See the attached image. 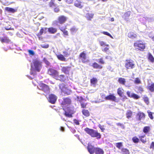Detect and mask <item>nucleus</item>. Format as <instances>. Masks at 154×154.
<instances>
[{"label": "nucleus", "instance_id": "nucleus-59", "mask_svg": "<svg viewBox=\"0 0 154 154\" xmlns=\"http://www.w3.org/2000/svg\"><path fill=\"white\" fill-rule=\"evenodd\" d=\"M103 33L104 34V35H107L108 36H109L110 37H112V35H111L108 32H103Z\"/></svg>", "mask_w": 154, "mask_h": 154}, {"label": "nucleus", "instance_id": "nucleus-54", "mask_svg": "<svg viewBox=\"0 0 154 154\" xmlns=\"http://www.w3.org/2000/svg\"><path fill=\"white\" fill-rule=\"evenodd\" d=\"M28 51L29 55H34V52L33 51L30 50H28Z\"/></svg>", "mask_w": 154, "mask_h": 154}, {"label": "nucleus", "instance_id": "nucleus-43", "mask_svg": "<svg viewBox=\"0 0 154 154\" xmlns=\"http://www.w3.org/2000/svg\"><path fill=\"white\" fill-rule=\"evenodd\" d=\"M147 112L148 113L149 117L151 119H153V117L152 116V114H153L154 113L152 112L149 111V110L147 111Z\"/></svg>", "mask_w": 154, "mask_h": 154}, {"label": "nucleus", "instance_id": "nucleus-32", "mask_svg": "<svg viewBox=\"0 0 154 154\" xmlns=\"http://www.w3.org/2000/svg\"><path fill=\"white\" fill-rule=\"evenodd\" d=\"M84 99L82 97H81L80 99L79 100V101L81 103V107L83 108H86V106L87 105V103H85L82 102V101Z\"/></svg>", "mask_w": 154, "mask_h": 154}, {"label": "nucleus", "instance_id": "nucleus-55", "mask_svg": "<svg viewBox=\"0 0 154 154\" xmlns=\"http://www.w3.org/2000/svg\"><path fill=\"white\" fill-rule=\"evenodd\" d=\"M149 148L150 149H154V142H152L151 143L150 146L149 147Z\"/></svg>", "mask_w": 154, "mask_h": 154}, {"label": "nucleus", "instance_id": "nucleus-61", "mask_svg": "<svg viewBox=\"0 0 154 154\" xmlns=\"http://www.w3.org/2000/svg\"><path fill=\"white\" fill-rule=\"evenodd\" d=\"M109 50V48L106 47H105V48H104L102 50V51H104L105 52H106L108 51Z\"/></svg>", "mask_w": 154, "mask_h": 154}, {"label": "nucleus", "instance_id": "nucleus-11", "mask_svg": "<svg viewBox=\"0 0 154 154\" xmlns=\"http://www.w3.org/2000/svg\"><path fill=\"white\" fill-rule=\"evenodd\" d=\"M57 97L55 95L51 94L49 96L48 101L49 102L51 103L54 104L55 103Z\"/></svg>", "mask_w": 154, "mask_h": 154}, {"label": "nucleus", "instance_id": "nucleus-53", "mask_svg": "<svg viewBox=\"0 0 154 154\" xmlns=\"http://www.w3.org/2000/svg\"><path fill=\"white\" fill-rule=\"evenodd\" d=\"M98 127L100 129L102 132H103L105 130V129L100 124L98 125Z\"/></svg>", "mask_w": 154, "mask_h": 154}, {"label": "nucleus", "instance_id": "nucleus-25", "mask_svg": "<svg viewBox=\"0 0 154 154\" xmlns=\"http://www.w3.org/2000/svg\"><path fill=\"white\" fill-rule=\"evenodd\" d=\"M98 80L97 79L94 77H93L90 79V83L91 86L93 85L95 86Z\"/></svg>", "mask_w": 154, "mask_h": 154}, {"label": "nucleus", "instance_id": "nucleus-30", "mask_svg": "<svg viewBox=\"0 0 154 154\" xmlns=\"http://www.w3.org/2000/svg\"><path fill=\"white\" fill-rule=\"evenodd\" d=\"M57 58L60 60L62 61H66V60L64 56L62 54H60L56 55Z\"/></svg>", "mask_w": 154, "mask_h": 154}, {"label": "nucleus", "instance_id": "nucleus-46", "mask_svg": "<svg viewBox=\"0 0 154 154\" xmlns=\"http://www.w3.org/2000/svg\"><path fill=\"white\" fill-rule=\"evenodd\" d=\"M77 30V29L75 27H72L70 29L71 33L72 34L75 32Z\"/></svg>", "mask_w": 154, "mask_h": 154}, {"label": "nucleus", "instance_id": "nucleus-10", "mask_svg": "<svg viewBox=\"0 0 154 154\" xmlns=\"http://www.w3.org/2000/svg\"><path fill=\"white\" fill-rule=\"evenodd\" d=\"M71 67L70 66H64L61 67V72L66 75L69 74Z\"/></svg>", "mask_w": 154, "mask_h": 154}, {"label": "nucleus", "instance_id": "nucleus-29", "mask_svg": "<svg viewBox=\"0 0 154 154\" xmlns=\"http://www.w3.org/2000/svg\"><path fill=\"white\" fill-rule=\"evenodd\" d=\"M0 41L2 43H8L10 42V40L7 37L5 36L4 38H1L0 39Z\"/></svg>", "mask_w": 154, "mask_h": 154}, {"label": "nucleus", "instance_id": "nucleus-3", "mask_svg": "<svg viewBox=\"0 0 154 154\" xmlns=\"http://www.w3.org/2000/svg\"><path fill=\"white\" fill-rule=\"evenodd\" d=\"M134 46L135 48L141 51H143L146 48L145 44L142 41L138 40L134 43Z\"/></svg>", "mask_w": 154, "mask_h": 154}, {"label": "nucleus", "instance_id": "nucleus-48", "mask_svg": "<svg viewBox=\"0 0 154 154\" xmlns=\"http://www.w3.org/2000/svg\"><path fill=\"white\" fill-rule=\"evenodd\" d=\"M98 63L101 64H104L105 63V62L102 58L99 59Z\"/></svg>", "mask_w": 154, "mask_h": 154}, {"label": "nucleus", "instance_id": "nucleus-44", "mask_svg": "<svg viewBox=\"0 0 154 154\" xmlns=\"http://www.w3.org/2000/svg\"><path fill=\"white\" fill-rule=\"evenodd\" d=\"M123 146L122 143V142H119L116 143V146L119 149H121V147Z\"/></svg>", "mask_w": 154, "mask_h": 154}, {"label": "nucleus", "instance_id": "nucleus-18", "mask_svg": "<svg viewBox=\"0 0 154 154\" xmlns=\"http://www.w3.org/2000/svg\"><path fill=\"white\" fill-rule=\"evenodd\" d=\"M147 89L151 92H154V83H152L151 84H148L147 87Z\"/></svg>", "mask_w": 154, "mask_h": 154}, {"label": "nucleus", "instance_id": "nucleus-63", "mask_svg": "<svg viewBox=\"0 0 154 154\" xmlns=\"http://www.w3.org/2000/svg\"><path fill=\"white\" fill-rule=\"evenodd\" d=\"M117 126H122L123 125V124L120 123H118L116 124Z\"/></svg>", "mask_w": 154, "mask_h": 154}, {"label": "nucleus", "instance_id": "nucleus-7", "mask_svg": "<svg viewBox=\"0 0 154 154\" xmlns=\"http://www.w3.org/2000/svg\"><path fill=\"white\" fill-rule=\"evenodd\" d=\"M79 58L83 63H85L88 61V60L87 59L86 54L85 51H83L80 54Z\"/></svg>", "mask_w": 154, "mask_h": 154}, {"label": "nucleus", "instance_id": "nucleus-14", "mask_svg": "<svg viewBox=\"0 0 154 154\" xmlns=\"http://www.w3.org/2000/svg\"><path fill=\"white\" fill-rule=\"evenodd\" d=\"M74 5L80 8H82L83 7V3L80 0H76L74 3Z\"/></svg>", "mask_w": 154, "mask_h": 154}, {"label": "nucleus", "instance_id": "nucleus-8", "mask_svg": "<svg viewBox=\"0 0 154 154\" xmlns=\"http://www.w3.org/2000/svg\"><path fill=\"white\" fill-rule=\"evenodd\" d=\"M58 72L53 68H49L48 69V73L55 79L58 75Z\"/></svg>", "mask_w": 154, "mask_h": 154}, {"label": "nucleus", "instance_id": "nucleus-26", "mask_svg": "<svg viewBox=\"0 0 154 154\" xmlns=\"http://www.w3.org/2000/svg\"><path fill=\"white\" fill-rule=\"evenodd\" d=\"M57 29L56 28L50 27L48 28V32L51 34H54L57 32Z\"/></svg>", "mask_w": 154, "mask_h": 154}, {"label": "nucleus", "instance_id": "nucleus-16", "mask_svg": "<svg viewBox=\"0 0 154 154\" xmlns=\"http://www.w3.org/2000/svg\"><path fill=\"white\" fill-rule=\"evenodd\" d=\"M131 14V11H127L124 13L122 18L125 20L128 21L129 18V17L130 16Z\"/></svg>", "mask_w": 154, "mask_h": 154}, {"label": "nucleus", "instance_id": "nucleus-19", "mask_svg": "<svg viewBox=\"0 0 154 154\" xmlns=\"http://www.w3.org/2000/svg\"><path fill=\"white\" fill-rule=\"evenodd\" d=\"M96 147L93 146H91L88 147L87 149L89 152L91 154H92L95 152Z\"/></svg>", "mask_w": 154, "mask_h": 154}, {"label": "nucleus", "instance_id": "nucleus-15", "mask_svg": "<svg viewBox=\"0 0 154 154\" xmlns=\"http://www.w3.org/2000/svg\"><path fill=\"white\" fill-rule=\"evenodd\" d=\"M55 79L57 80H59L62 82H65L66 80L65 75H59V72L58 75L56 77Z\"/></svg>", "mask_w": 154, "mask_h": 154}, {"label": "nucleus", "instance_id": "nucleus-38", "mask_svg": "<svg viewBox=\"0 0 154 154\" xmlns=\"http://www.w3.org/2000/svg\"><path fill=\"white\" fill-rule=\"evenodd\" d=\"M132 115V112L131 110L127 111L126 113V117L128 119L131 118Z\"/></svg>", "mask_w": 154, "mask_h": 154}, {"label": "nucleus", "instance_id": "nucleus-49", "mask_svg": "<svg viewBox=\"0 0 154 154\" xmlns=\"http://www.w3.org/2000/svg\"><path fill=\"white\" fill-rule=\"evenodd\" d=\"M99 43L101 46H106L107 47L109 46V45L108 44L106 45L105 43L103 41H100Z\"/></svg>", "mask_w": 154, "mask_h": 154}, {"label": "nucleus", "instance_id": "nucleus-13", "mask_svg": "<svg viewBox=\"0 0 154 154\" xmlns=\"http://www.w3.org/2000/svg\"><path fill=\"white\" fill-rule=\"evenodd\" d=\"M137 118L138 121H140L145 119V115L143 112H139L137 114Z\"/></svg>", "mask_w": 154, "mask_h": 154}, {"label": "nucleus", "instance_id": "nucleus-6", "mask_svg": "<svg viewBox=\"0 0 154 154\" xmlns=\"http://www.w3.org/2000/svg\"><path fill=\"white\" fill-rule=\"evenodd\" d=\"M33 63L35 70L37 72H39L42 67L41 62L39 60H35L33 61Z\"/></svg>", "mask_w": 154, "mask_h": 154}, {"label": "nucleus", "instance_id": "nucleus-64", "mask_svg": "<svg viewBox=\"0 0 154 154\" xmlns=\"http://www.w3.org/2000/svg\"><path fill=\"white\" fill-rule=\"evenodd\" d=\"M60 130L62 131H63L64 130V128L63 127H60Z\"/></svg>", "mask_w": 154, "mask_h": 154}, {"label": "nucleus", "instance_id": "nucleus-40", "mask_svg": "<svg viewBox=\"0 0 154 154\" xmlns=\"http://www.w3.org/2000/svg\"><path fill=\"white\" fill-rule=\"evenodd\" d=\"M137 90L138 93H139L141 94L144 91V90L142 86H140L139 87H137Z\"/></svg>", "mask_w": 154, "mask_h": 154}, {"label": "nucleus", "instance_id": "nucleus-9", "mask_svg": "<svg viewBox=\"0 0 154 154\" xmlns=\"http://www.w3.org/2000/svg\"><path fill=\"white\" fill-rule=\"evenodd\" d=\"M67 19L68 18L66 17L63 15H61L58 17L56 22L60 24H62L65 23Z\"/></svg>", "mask_w": 154, "mask_h": 154}, {"label": "nucleus", "instance_id": "nucleus-2", "mask_svg": "<svg viewBox=\"0 0 154 154\" xmlns=\"http://www.w3.org/2000/svg\"><path fill=\"white\" fill-rule=\"evenodd\" d=\"M84 131L92 137L96 138L97 139H99L101 138V134L97 130L86 128L84 129Z\"/></svg>", "mask_w": 154, "mask_h": 154}, {"label": "nucleus", "instance_id": "nucleus-41", "mask_svg": "<svg viewBox=\"0 0 154 154\" xmlns=\"http://www.w3.org/2000/svg\"><path fill=\"white\" fill-rule=\"evenodd\" d=\"M134 83L135 84H140L141 83V81L139 78H136L135 79Z\"/></svg>", "mask_w": 154, "mask_h": 154}, {"label": "nucleus", "instance_id": "nucleus-23", "mask_svg": "<svg viewBox=\"0 0 154 154\" xmlns=\"http://www.w3.org/2000/svg\"><path fill=\"white\" fill-rule=\"evenodd\" d=\"M94 14L92 13H88L86 14L85 17L88 20L91 21L93 18Z\"/></svg>", "mask_w": 154, "mask_h": 154}, {"label": "nucleus", "instance_id": "nucleus-33", "mask_svg": "<svg viewBox=\"0 0 154 154\" xmlns=\"http://www.w3.org/2000/svg\"><path fill=\"white\" fill-rule=\"evenodd\" d=\"M118 82L120 84L123 85H125L126 81L125 79L122 77L119 78L118 80Z\"/></svg>", "mask_w": 154, "mask_h": 154}, {"label": "nucleus", "instance_id": "nucleus-1", "mask_svg": "<svg viewBox=\"0 0 154 154\" xmlns=\"http://www.w3.org/2000/svg\"><path fill=\"white\" fill-rule=\"evenodd\" d=\"M71 103V100L69 98H65L63 99L61 103V105L64 111V115L66 117L71 118L72 117V115L74 114L73 111L69 107L66 108V106H68Z\"/></svg>", "mask_w": 154, "mask_h": 154}, {"label": "nucleus", "instance_id": "nucleus-47", "mask_svg": "<svg viewBox=\"0 0 154 154\" xmlns=\"http://www.w3.org/2000/svg\"><path fill=\"white\" fill-rule=\"evenodd\" d=\"M60 30L62 31L63 34L66 35H68V32L67 30H66L65 29H60Z\"/></svg>", "mask_w": 154, "mask_h": 154}, {"label": "nucleus", "instance_id": "nucleus-35", "mask_svg": "<svg viewBox=\"0 0 154 154\" xmlns=\"http://www.w3.org/2000/svg\"><path fill=\"white\" fill-rule=\"evenodd\" d=\"M123 89L122 88H119L117 91V93L118 94L120 97H122L123 96L124 92L123 91Z\"/></svg>", "mask_w": 154, "mask_h": 154}, {"label": "nucleus", "instance_id": "nucleus-12", "mask_svg": "<svg viewBox=\"0 0 154 154\" xmlns=\"http://www.w3.org/2000/svg\"><path fill=\"white\" fill-rule=\"evenodd\" d=\"M105 99L106 100L115 101L116 100V97L113 94H110L106 96Z\"/></svg>", "mask_w": 154, "mask_h": 154}, {"label": "nucleus", "instance_id": "nucleus-27", "mask_svg": "<svg viewBox=\"0 0 154 154\" xmlns=\"http://www.w3.org/2000/svg\"><path fill=\"white\" fill-rule=\"evenodd\" d=\"M82 113L85 117H88L90 116V113L88 110L84 109L82 110Z\"/></svg>", "mask_w": 154, "mask_h": 154}, {"label": "nucleus", "instance_id": "nucleus-34", "mask_svg": "<svg viewBox=\"0 0 154 154\" xmlns=\"http://www.w3.org/2000/svg\"><path fill=\"white\" fill-rule=\"evenodd\" d=\"M150 130V128L149 126H146L144 127L143 129V132L145 134L149 133Z\"/></svg>", "mask_w": 154, "mask_h": 154}, {"label": "nucleus", "instance_id": "nucleus-60", "mask_svg": "<svg viewBox=\"0 0 154 154\" xmlns=\"http://www.w3.org/2000/svg\"><path fill=\"white\" fill-rule=\"evenodd\" d=\"M73 121L74 123L76 125H79V121L76 120L75 119L73 120Z\"/></svg>", "mask_w": 154, "mask_h": 154}, {"label": "nucleus", "instance_id": "nucleus-22", "mask_svg": "<svg viewBox=\"0 0 154 154\" xmlns=\"http://www.w3.org/2000/svg\"><path fill=\"white\" fill-rule=\"evenodd\" d=\"M128 37L132 39L136 38L137 37L136 34L134 33L132 31L129 32L128 33Z\"/></svg>", "mask_w": 154, "mask_h": 154}, {"label": "nucleus", "instance_id": "nucleus-52", "mask_svg": "<svg viewBox=\"0 0 154 154\" xmlns=\"http://www.w3.org/2000/svg\"><path fill=\"white\" fill-rule=\"evenodd\" d=\"M41 46L43 48H47L49 47V45L48 44L41 45Z\"/></svg>", "mask_w": 154, "mask_h": 154}, {"label": "nucleus", "instance_id": "nucleus-20", "mask_svg": "<svg viewBox=\"0 0 154 154\" xmlns=\"http://www.w3.org/2000/svg\"><path fill=\"white\" fill-rule=\"evenodd\" d=\"M138 137L139 141L140 140L143 143H145L146 142V135H139Z\"/></svg>", "mask_w": 154, "mask_h": 154}, {"label": "nucleus", "instance_id": "nucleus-57", "mask_svg": "<svg viewBox=\"0 0 154 154\" xmlns=\"http://www.w3.org/2000/svg\"><path fill=\"white\" fill-rule=\"evenodd\" d=\"M127 94V95L128 96L130 97H131L132 95V94H131V93L130 91H128L126 92Z\"/></svg>", "mask_w": 154, "mask_h": 154}, {"label": "nucleus", "instance_id": "nucleus-36", "mask_svg": "<svg viewBox=\"0 0 154 154\" xmlns=\"http://www.w3.org/2000/svg\"><path fill=\"white\" fill-rule=\"evenodd\" d=\"M121 153L122 154H130V153L129 150L125 148L121 149Z\"/></svg>", "mask_w": 154, "mask_h": 154}, {"label": "nucleus", "instance_id": "nucleus-42", "mask_svg": "<svg viewBox=\"0 0 154 154\" xmlns=\"http://www.w3.org/2000/svg\"><path fill=\"white\" fill-rule=\"evenodd\" d=\"M131 98H132L135 99H138L140 98V97L136 94L132 93Z\"/></svg>", "mask_w": 154, "mask_h": 154}, {"label": "nucleus", "instance_id": "nucleus-62", "mask_svg": "<svg viewBox=\"0 0 154 154\" xmlns=\"http://www.w3.org/2000/svg\"><path fill=\"white\" fill-rule=\"evenodd\" d=\"M5 29L6 30H14V29L11 28V27H10V28H8L7 27H5Z\"/></svg>", "mask_w": 154, "mask_h": 154}, {"label": "nucleus", "instance_id": "nucleus-24", "mask_svg": "<svg viewBox=\"0 0 154 154\" xmlns=\"http://www.w3.org/2000/svg\"><path fill=\"white\" fill-rule=\"evenodd\" d=\"M95 153L96 154H104V151L103 150L100 148L97 147H96L95 150Z\"/></svg>", "mask_w": 154, "mask_h": 154}, {"label": "nucleus", "instance_id": "nucleus-31", "mask_svg": "<svg viewBox=\"0 0 154 154\" xmlns=\"http://www.w3.org/2000/svg\"><path fill=\"white\" fill-rule=\"evenodd\" d=\"M5 10L8 12L14 13L17 11V10L13 8L6 7L5 8Z\"/></svg>", "mask_w": 154, "mask_h": 154}, {"label": "nucleus", "instance_id": "nucleus-56", "mask_svg": "<svg viewBox=\"0 0 154 154\" xmlns=\"http://www.w3.org/2000/svg\"><path fill=\"white\" fill-rule=\"evenodd\" d=\"M54 11L56 13H57L60 11V9L58 7H57L54 8Z\"/></svg>", "mask_w": 154, "mask_h": 154}, {"label": "nucleus", "instance_id": "nucleus-45", "mask_svg": "<svg viewBox=\"0 0 154 154\" xmlns=\"http://www.w3.org/2000/svg\"><path fill=\"white\" fill-rule=\"evenodd\" d=\"M60 88L61 89L62 92H63L65 89H66V88L65 86V85L63 84H61L59 86Z\"/></svg>", "mask_w": 154, "mask_h": 154}, {"label": "nucleus", "instance_id": "nucleus-5", "mask_svg": "<svg viewBox=\"0 0 154 154\" xmlns=\"http://www.w3.org/2000/svg\"><path fill=\"white\" fill-rule=\"evenodd\" d=\"M39 87L38 88L39 90H41L45 93L49 91L50 88L48 85L43 83H40L39 84Z\"/></svg>", "mask_w": 154, "mask_h": 154}, {"label": "nucleus", "instance_id": "nucleus-39", "mask_svg": "<svg viewBox=\"0 0 154 154\" xmlns=\"http://www.w3.org/2000/svg\"><path fill=\"white\" fill-rule=\"evenodd\" d=\"M132 140L134 143H137L139 142V138L137 136L133 137L132 138Z\"/></svg>", "mask_w": 154, "mask_h": 154}, {"label": "nucleus", "instance_id": "nucleus-28", "mask_svg": "<svg viewBox=\"0 0 154 154\" xmlns=\"http://www.w3.org/2000/svg\"><path fill=\"white\" fill-rule=\"evenodd\" d=\"M55 0H51L48 3L49 6L51 8H53L57 6Z\"/></svg>", "mask_w": 154, "mask_h": 154}, {"label": "nucleus", "instance_id": "nucleus-51", "mask_svg": "<svg viewBox=\"0 0 154 154\" xmlns=\"http://www.w3.org/2000/svg\"><path fill=\"white\" fill-rule=\"evenodd\" d=\"M44 31V29L43 28H42L41 29H40L39 33H38V35H42Z\"/></svg>", "mask_w": 154, "mask_h": 154}, {"label": "nucleus", "instance_id": "nucleus-4", "mask_svg": "<svg viewBox=\"0 0 154 154\" xmlns=\"http://www.w3.org/2000/svg\"><path fill=\"white\" fill-rule=\"evenodd\" d=\"M125 66L126 69L128 70L134 68L135 65L134 61L133 60L131 59H126L125 60Z\"/></svg>", "mask_w": 154, "mask_h": 154}, {"label": "nucleus", "instance_id": "nucleus-50", "mask_svg": "<svg viewBox=\"0 0 154 154\" xmlns=\"http://www.w3.org/2000/svg\"><path fill=\"white\" fill-rule=\"evenodd\" d=\"M63 53L64 54V56L65 57H67L70 55L69 53L68 52V51H64L63 52Z\"/></svg>", "mask_w": 154, "mask_h": 154}, {"label": "nucleus", "instance_id": "nucleus-37", "mask_svg": "<svg viewBox=\"0 0 154 154\" xmlns=\"http://www.w3.org/2000/svg\"><path fill=\"white\" fill-rule=\"evenodd\" d=\"M143 99L144 101L147 105H148L149 103V99L148 97L146 95L143 96Z\"/></svg>", "mask_w": 154, "mask_h": 154}, {"label": "nucleus", "instance_id": "nucleus-17", "mask_svg": "<svg viewBox=\"0 0 154 154\" xmlns=\"http://www.w3.org/2000/svg\"><path fill=\"white\" fill-rule=\"evenodd\" d=\"M91 66L94 69H101L103 68V66L102 65L95 62L93 63Z\"/></svg>", "mask_w": 154, "mask_h": 154}, {"label": "nucleus", "instance_id": "nucleus-21", "mask_svg": "<svg viewBox=\"0 0 154 154\" xmlns=\"http://www.w3.org/2000/svg\"><path fill=\"white\" fill-rule=\"evenodd\" d=\"M147 58L148 61L152 63L154 62V57L150 53H148L147 55Z\"/></svg>", "mask_w": 154, "mask_h": 154}, {"label": "nucleus", "instance_id": "nucleus-58", "mask_svg": "<svg viewBox=\"0 0 154 154\" xmlns=\"http://www.w3.org/2000/svg\"><path fill=\"white\" fill-rule=\"evenodd\" d=\"M73 0H65V2L68 4H70L72 3Z\"/></svg>", "mask_w": 154, "mask_h": 154}]
</instances>
